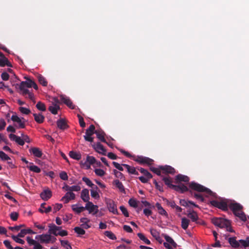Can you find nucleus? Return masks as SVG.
<instances>
[{
	"instance_id": "nucleus-51",
	"label": "nucleus",
	"mask_w": 249,
	"mask_h": 249,
	"mask_svg": "<svg viewBox=\"0 0 249 249\" xmlns=\"http://www.w3.org/2000/svg\"><path fill=\"white\" fill-rule=\"evenodd\" d=\"M154 183L155 185V187L157 189H158L160 192H163V184L162 183L160 184H159L156 180H154Z\"/></svg>"
},
{
	"instance_id": "nucleus-19",
	"label": "nucleus",
	"mask_w": 249,
	"mask_h": 249,
	"mask_svg": "<svg viewBox=\"0 0 249 249\" xmlns=\"http://www.w3.org/2000/svg\"><path fill=\"white\" fill-rule=\"evenodd\" d=\"M188 182L189 181V178L186 176L181 174H178L175 177V182L178 183L180 182Z\"/></svg>"
},
{
	"instance_id": "nucleus-43",
	"label": "nucleus",
	"mask_w": 249,
	"mask_h": 249,
	"mask_svg": "<svg viewBox=\"0 0 249 249\" xmlns=\"http://www.w3.org/2000/svg\"><path fill=\"white\" fill-rule=\"evenodd\" d=\"M36 107L40 111H45L46 110L45 104L41 102H38L36 105Z\"/></svg>"
},
{
	"instance_id": "nucleus-55",
	"label": "nucleus",
	"mask_w": 249,
	"mask_h": 249,
	"mask_svg": "<svg viewBox=\"0 0 249 249\" xmlns=\"http://www.w3.org/2000/svg\"><path fill=\"white\" fill-rule=\"evenodd\" d=\"M19 237L15 235H12V239L17 243H18L20 244H24L25 242L23 240L18 238Z\"/></svg>"
},
{
	"instance_id": "nucleus-36",
	"label": "nucleus",
	"mask_w": 249,
	"mask_h": 249,
	"mask_svg": "<svg viewBox=\"0 0 249 249\" xmlns=\"http://www.w3.org/2000/svg\"><path fill=\"white\" fill-rule=\"evenodd\" d=\"M69 156L72 159L76 160H79L81 158V155L80 153H78L73 151L70 152Z\"/></svg>"
},
{
	"instance_id": "nucleus-10",
	"label": "nucleus",
	"mask_w": 249,
	"mask_h": 249,
	"mask_svg": "<svg viewBox=\"0 0 249 249\" xmlns=\"http://www.w3.org/2000/svg\"><path fill=\"white\" fill-rule=\"evenodd\" d=\"M160 169L163 174L173 175L175 173V169L169 165L160 166Z\"/></svg>"
},
{
	"instance_id": "nucleus-25",
	"label": "nucleus",
	"mask_w": 249,
	"mask_h": 249,
	"mask_svg": "<svg viewBox=\"0 0 249 249\" xmlns=\"http://www.w3.org/2000/svg\"><path fill=\"white\" fill-rule=\"evenodd\" d=\"M113 184L115 185L119 191L123 193H125V189L124 187V186L123 185V183L119 181L118 179H115L113 182Z\"/></svg>"
},
{
	"instance_id": "nucleus-50",
	"label": "nucleus",
	"mask_w": 249,
	"mask_h": 249,
	"mask_svg": "<svg viewBox=\"0 0 249 249\" xmlns=\"http://www.w3.org/2000/svg\"><path fill=\"white\" fill-rule=\"evenodd\" d=\"M141 173L143 174L144 176L148 177V178H152L153 176L152 174L149 173L147 170L144 169V168H141L139 169Z\"/></svg>"
},
{
	"instance_id": "nucleus-58",
	"label": "nucleus",
	"mask_w": 249,
	"mask_h": 249,
	"mask_svg": "<svg viewBox=\"0 0 249 249\" xmlns=\"http://www.w3.org/2000/svg\"><path fill=\"white\" fill-rule=\"evenodd\" d=\"M19 110L23 114H29L31 113V110L30 109L25 108L24 107H19Z\"/></svg>"
},
{
	"instance_id": "nucleus-41",
	"label": "nucleus",
	"mask_w": 249,
	"mask_h": 249,
	"mask_svg": "<svg viewBox=\"0 0 249 249\" xmlns=\"http://www.w3.org/2000/svg\"><path fill=\"white\" fill-rule=\"evenodd\" d=\"M189 220L185 217H183L181 219V227L184 230H186L187 229L189 224Z\"/></svg>"
},
{
	"instance_id": "nucleus-27",
	"label": "nucleus",
	"mask_w": 249,
	"mask_h": 249,
	"mask_svg": "<svg viewBox=\"0 0 249 249\" xmlns=\"http://www.w3.org/2000/svg\"><path fill=\"white\" fill-rule=\"evenodd\" d=\"M95 133V132L89 131L88 129H86V135L84 136V139L86 141L92 142L93 138L91 136Z\"/></svg>"
},
{
	"instance_id": "nucleus-1",
	"label": "nucleus",
	"mask_w": 249,
	"mask_h": 249,
	"mask_svg": "<svg viewBox=\"0 0 249 249\" xmlns=\"http://www.w3.org/2000/svg\"><path fill=\"white\" fill-rule=\"evenodd\" d=\"M228 207L236 216L243 221L247 220L246 214L242 211L243 206L240 204L230 201Z\"/></svg>"
},
{
	"instance_id": "nucleus-54",
	"label": "nucleus",
	"mask_w": 249,
	"mask_h": 249,
	"mask_svg": "<svg viewBox=\"0 0 249 249\" xmlns=\"http://www.w3.org/2000/svg\"><path fill=\"white\" fill-rule=\"evenodd\" d=\"M61 245L66 249H72L71 247L67 240H60Z\"/></svg>"
},
{
	"instance_id": "nucleus-63",
	"label": "nucleus",
	"mask_w": 249,
	"mask_h": 249,
	"mask_svg": "<svg viewBox=\"0 0 249 249\" xmlns=\"http://www.w3.org/2000/svg\"><path fill=\"white\" fill-rule=\"evenodd\" d=\"M151 178H148V177L146 176H141L139 177V179H140V180H141L142 182L144 183L148 182L149 180Z\"/></svg>"
},
{
	"instance_id": "nucleus-56",
	"label": "nucleus",
	"mask_w": 249,
	"mask_h": 249,
	"mask_svg": "<svg viewBox=\"0 0 249 249\" xmlns=\"http://www.w3.org/2000/svg\"><path fill=\"white\" fill-rule=\"evenodd\" d=\"M94 172L96 175L99 177H103L105 174V172L101 169H95Z\"/></svg>"
},
{
	"instance_id": "nucleus-46",
	"label": "nucleus",
	"mask_w": 249,
	"mask_h": 249,
	"mask_svg": "<svg viewBox=\"0 0 249 249\" xmlns=\"http://www.w3.org/2000/svg\"><path fill=\"white\" fill-rule=\"evenodd\" d=\"M74 231L79 235H84L85 234V231L81 227H76L74 228Z\"/></svg>"
},
{
	"instance_id": "nucleus-31",
	"label": "nucleus",
	"mask_w": 249,
	"mask_h": 249,
	"mask_svg": "<svg viewBox=\"0 0 249 249\" xmlns=\"http://www.w3.org/2000/svg\"><path fill=\"white\" fill-rule=\"evenodd\" d=\"M162 180L164 181L165 184L168 186V187L172 189V186L175 185L172 184V179L169 176L163 177L162 178Z\"/></svg>"
},
{
	"instance_id": "nucleus-5",
	"label": "nucleus",
	"mask_w": 249,
	"mask_h": 249,
	"mask_svg": "<svg viewBox=\"0 0 249 249\" xmlns=\"http://www.w3.org/2000/svg\"><path fill=\"white\" fill-rule=\"evenodd\" d=\"M229 200L227 199H221L220 200H212L210 203L214 207L218 208L224 211H227L228 209Z\"/></svg>"
},
{
	"instance_id": "nucleus-42",
	"label": "nucleus",
	"mask_w": 249,
	"mask_h": 249,
	"mask_svg": "<svg viewBox=\"0 0 249 249\" xmlns=\"http://www.w3.org/2000/svg\"><path fill=\"white\" fill-rule=\"evenodd\" d=\"M138 236L139 237V238L143 241V242L147 245H150L151 242L147 238L145 237V236L142 233H138L137 234Z\"/></svg>"
},
{
	"instance_id": "nucleus-62",
	"label": "nucleus",
	"mask_w": 249,
	"mask_h": 249,
	"mask_svg": "<svg viewBox=\"0 0 249 249\" xmlns=\"http://www.w3.org/2000/svg\"><path fill=\"white\" fill-rule=\"evenodd\" d=\"M59 177L63 180H67L68 179L67 174L64 171H62L59 174Z\"/></svg>"
},
{
	"instance_id": "nucleus-34",
	"label": "nucleus",
	"mask_w": 249,
	"mask_h": 249,
	"mask_svg": "<svg viewBox=\"0 0 249 249\" xmlns=\"http://www.w3.org/2000/svg\"><path fill=\"white\" fill-rule=\"evenodd\" d=\"M163 236L165 238L167 243L171 244L173 247L176 248L177 247V243L173 240V239L167 234H163Z\"/></svg>"
},
{
	"instance_id": "nucleus-49",
	"label": "nucleus",
	"mask_w": 249,
	"mask_h": 249,
	"mask_svg": "<svg viewBox=\"0 0 249 249\" xmlns=\"http://www.w3.org/2000/svg\"><path fill=\"white\" fill-rule=\"evenodd\" d=\"M129 205L133 208H137L138 207V201L133 198H130L128 201Z\"/></svg>"
},
{
	"instance_id": "nucleus-23",
	"label": "nucleus",
	"mask_w": 249,
	"mask_h": 249,
	"mask_svg": "<svg viewBox=\"0 0 249 249\" xmlns=\"http://www.w3.org/2000/svg\"><path fill=\"white\" fill-rule=\"evenodd\" d=\"M33 116L35 121L38 124H42L44 122L45 117L41 113H34Z\"/></svg>"
},
{
	"instance_id": "nucleus-57",
	"label": "nucleus",
	"mask_w": 249,
	"mask_h": 249,
	"mask_svg": "<svg viewBox=\"0 0 249 249\" xmlns=\"http://www.w3.org/2000/svg\"><path fill=\"white\" fill-rule=\"evenodd\" d=\"M87 161H88L89 164L92 165L94 163H95L96 160L94 157L88 156L87 157Z\"/></svg>"
},
{
	"instance_id": "nucleus-39",
	"label": "nucleus",
	"mask_w": 249,
	"mask_h": 249,
	"mask_svg": "<svg viewBox=\"0 0 249 249\" xmlns=\"http://www.w3.org/2000/svg\"><path fill=\"white\" fill-rule=\"evenodd\" d=\"M32 83H33V81L28 79L27 81L21 82L20 85L21 86L22 89H23V87L32 88Z\"/></svg>"
},
{
	"instance_id": "nucleus-12",
	"label": "nucleus",
	"mask_w": 249,
	"mask_h": 249,
	"mask_svg": "<svg viewBox=\"0 0 249 249\" xmlns=\"http://www.w3.org/2000/svg\"><path fill=\"white\" fill-rule=\"evenodd\" d=\"M75 198V194L71 192H68L61 199L64 203H68L71 200H73Z\"/></svg>"
},
{
	"instance_id": "nucleus-32",
	"label": "nucleus",
	"mask_w": 249,
	"mask_h": 249,
	"mask_svg": "<svg viewBox=\"0 0 249 249\" xmlns=\"http://www.w3.org/2000/svg\"><path fill=\"white\" fill-rule=\"evenodd\" d=\"M122 165L125 167L127 169V172L131 174H134L135 175H138L139 173L137 171H136L135 168L134 167H131L128 164H123Z\"/></svg>"
},
{
	"instance_id": "nucleus-30",
	"label": "nucleus",
	"mask_w": 249,
	"mask_h": 249,
	"mask_svg": "<svg viewBox=\"0 0 249 249\" xmlns=\"http://www.w3.org/2000/svg\"><path fill=\"white\" fill-rule=\"evenodd\" d=\"M82 180L91 188H95L96 190H98V187L94 185L89 178L84 177L82 178Z\"/></svg>"
},
{
	"instance_id": "nucleus-13",
	"label": "nucleus",
	"mask_w": 249,
	"mask_h": 249,
	"mask_svg": "<svg viewBox=\"0 0 249 249\" xmlns=\"http://www.w3.org/2000/svg\"><path fill=\"white\" fill-rule=\"evenodd\" d=\"M107 206L110 212L112 213L113 214H118L117 205L113 200H109L107 202Z\"/></svg>"
},
{
	"instance_id": "nucleus-44",
	"label": "nucleus",
	"mask_w": 249,
	"mask_h": 249,
	"mask_svg": "<svg viewBox=\"0 0 249 249\" xmlns=\"http://www.w3.org/2000/svg\"><path fill=\"white\" fill-rule=\"evenodd\" d=\"M97 190H96L95 188H92V189L90 190L91 196L95 199H99L100 198V196Z\"/></svg>"
},
{
	"instance_id": "nucleus-33",
	"label": "nucleus",
	"mask_w": 249,
	"mask_h": 249,
	"mask_svg": "<svg viewBox=\"0 0 249 249\" xmlns=\"http://www.w3.org/2000/svg\"><path fill=\"white\" fill-rule=\"evenodd\" d=\"M187 216L188 217L191 219L192 221L193 222H196L197 223H200L199 222H197V220L198 219V215L196 212L193 211L192 212H189Z\"/></svg>"
},
{
	"instance_id": "nucleus-8",
	"label": "nucleus",
	"mask_w": 249,
	"mask_h": 249,
	"mask_svg": "<svg viewBox=\"0 0 249 249\" xmlns=\"http://www.w3.org/2000/svg\"><path fill=\"white\" fill-rule=\"evenodd\" d=\"M11 120L12 121L18 124V126H17L18 128H25L26 120L24 118H20L17 115H13L11 117Z\"/></svg>"
},
{
	"instance_id": "nucleus-17",
	"label": "nucleus",
	"mask_w": 249,
	"mask_h": 249,
	"mask_svg": "<svg viewBox=\"0 0 249 249\" xmlns=\"http://www.w3.org/2000/svg\"><path fill=\"white\" fill-rule=\"evenodd\" d=\"M172 189L181 193H183L188 191L187 187L183 184L172 186Z\"/></svg>"
},
{
	"instance_id": "nucleus-40",
	"label": "nucleus",
	"mask_w": 249,
	"mask_h": 249,
	"mask_svg": "<svg viewBox=\"0 0 249 249\" xmlns=\"http://www.w3.org/2000/svg\"><path fill=\"white\" fill-rule=\"evenodd\" d=\"M37 79L39 83L43 86L45 87L47 86L48 82L45 77H43L42 75L38 74L37 76Z\"/></svg>"
},
{
	"instance_id": "nucleus-21",
	"label": "nucleus",
	"mask_w": 249,
	"mask_h": 249,
	"mask_svg": "<svg viewBox=\"0 0 249 249\" xmlns=\"http://www.w3.org/2000/svg\"><path fill=\"white\" fill-rule=\"evenodd\" d=\"M81 198L85 202L89 201V191L87 189H84L81 193Z\"/></svg>"
},
{
	"instance_id": "nucleus-37",
	"label": "nucleus",
	"mask_w": 249,
	"mask_h": 249,
	"mask_svg": "<svg viewBox=\"0 0 249 249\" xmlns=\"http://www.w3.org/2000/svg\"><path fill=\"white\" fill-rule=\"evenodd\" d=\"M60 107L57 104H54L53 106H51L49 107V110L53 114H57V111L60 109Z\"/></svg>"
},
{
	"instance_id": "nucleus-59",
	"label": "nucleus",
	"mask_w": 249,
	"mask_h": 249,
	"mask_svg": "<svg viewBox=\"0 0 249 249\" xmlns=\"http://www.w3.org/2000/svg\"><path fill=\"white\" fill-rule=\"evenodd\" d=\"M79 119V123L81 127L84 128L86 126V123L84 122V118L79 114L77 115Z\"/></svg>"
},
{
	"instance_id": "nucleus-20",
	"label": "nucleus",
	"mask_w": 249,
	"mask_h": 249,
	"mask_svg": "<svg viewBox=\"0 0 249 249\" xmlns=\"http://www.w3.org/2000/svg\"><path fill=\"white\" fill-rule=\"evenodd\" d=\"M52 196V192L50 190H44L40 195L41 198L45 201L48 200Z\"/></svg>"
},
{
	"instance_id": "nucleus-14",
	"label": "nucleus",
	"mask_w": 249,
	"mask_h": 249,
	"mask_svg": "<svg viewBox=\"0 0 249 249\" xmlns=\"http://www.w3.org/2000/svg\"><path fill=\"white\" fill-rule=\"evenodd\" d=\"M60 98L61 102L66 104L68 107L71 109L74 108V106L73 105L72 101L69 97L65 95H61Z\"/></svg>"
},
{
	"instance_id": "nucleus-61",
	"label": "nucleus",
	"mask_w": 249,
	"mask_h": 249,
	"mask_svg": "<svg viewBox=\"0 0 249 249\" xmlns=\"http://www.w3.org/2000/svg\"><path fill=\"white\" fill-rule=\"evenodd\" d=\"M120 209L122 212V213L124 214V215L125 217H128L129 216V213L127 210V209L125 208V207L124 206H121L120 207Z\"/></svg>"
},
{
	"instance_id": "nucleus-53",
	"label": "nucleus",
	"mask_w": 249,
	"mask_h": 249,
	"mask_svg": "<svg viewBox=\"0 0 249 249\" xmlns=\"http://www.w3.org/2000/svg\"><path fill=\"white\" fill-rule=\"evenodd\" d=\"M0 158L3 160H11L10 158L2 151H0Z\"/></svg>"
},
{
	"instance_id": "nucleus-47",
	"label": "nucleus",
	"mask_w": 249,
	"mask_h": 249,
	"mask_svg": "<svg viewBox=\"0 0 249 249\" xmlns=\"http://www.w3.org/2000/svg\"><path fill=\"white\" fill-rule=\"evenodd\" d=\"M105 235L111 240H115L116 239L115 235L111 231H106Z\"/></svg>"
},
{
	"instance_id": "nucleus-16",
	"label": "nucleus",
	"mask_w": 249,
	"mask_h": 249,
	"mask_svg": "<svg viewBox=\"0 0 249 249\" xmlns=\"http://www.w3.org/2000/svg\"><path fill=\"white\" fill-rule=\"evenodd\" d=\"M9 137L11 140L15 141L19 145L23 146L24 144V140L19 136L13 134H10L9 135Z\"/></svg>"
},
{
	"instance_id": "nucleus-3",
	"label": "nucleus",
	"mask_w": 249,
	"mask_h": 249,
	"mask_svg": "<svg viewBox=\"0 0 249 249\" xmlns=\"http://www.w3.org/2000/svg\"><path fill=\"white\" fill-rule=\"evenodd\" d=\"M230 245L233 248H238L244 247L246 248L249 246V236L246 237L245 240L241 239L238 241L236 240V237H230L228 239Z\"/></svg>"
},
{
	"instance_id": "nucleus-28",
	"label": "nucleus",
	"mask_w": 249,
	"mask_h": 249,
	"mask_svg": "<svg viewBox=\"0 0 249 249\" xmlns=\"http://www.w3.org/2000/svg\"><path fill=\"white\" fill-rule=\"evenodd\" d=\"M57 127L62 130H65L68 127L66 122L63 119H59L56 122Z\"/></svg>"
},
{
	"instance_id": "nucleus-29",
	"label": "nucleus",
	"mask_w": 249,
	"mask_h": 249,
	"mask_svg": "<svg viewBox=\"0 0 249 249\" xmlns=\"http://www.w3.org/2000/svg\"><path fill=\"white\" fill-rule=\"evenodd\" d=\"M48 227L49 228V229L48 231V233H50V234H52L54 235L55 236H57V226H56L54 224H50L48 225Z\"/></svg>"
},
{
	"instance_id": "nucleus-18",
	"label": "nucleus",
	"mask_w": 249,
	"mask_h": 249,
	"mask_svg": "<svg viewBox=\"0 0 249 249\" xmlns=\"http://www.w3.org/2000/svg\"><path fill=\"white\" fill-rule=\"evenodd\" d=\"M19 89L21 91V94L23 96H27L28 95V97L31 99V100H33L34 99V94L30 92V91L26 89V87H23V89L21 88V86L19 85Z\"/></svg>"
},
{
	"instance_id": "nucleus-64",
	"label": "nucleus",
	"mask_w": 249,
	"mask_h": 249,
	"mask_svg": "<svg viewBox=\"0 0 249 249\" xmlns=\"http://www.w3.org/2000/svg\"><path fill=\"white\" fill-rule=\"evenodd\" d=\"M3 244L8 249H14V248L11 245V243L9 240H5L3 241Z\"/></svg>"
},
{
	"instance_id": "nucleus-9",
	"label": "nucleus",
	"mask_w": 249,
	"mask_h": 249,
	"mask_svg": "<svg viewBox=\"0 0 249 249\" xmlns=\"http://www.w3.org/2000/svg\"><path fill=\"white\" fill-rule=\"evenodd\" d=\"M134 160L140 164H146L149 165L152 164L154 161L152 159L143 156H138Z\"/></svg>"
},
{
	"instance_id": "nucleus-11",
	"label": "nucleus",
	"mask_w": 249,
	"mask_h": 249,
	"mask_svg": "<svg viewBox=\"0 0 249 249\" xmlns=\"http://www.w3.org/2000/svg\"><path fill=\"white\" fill-rule=\"evenodd\" d=\"M26 240L27 243L29 244V245L32 246L34 245V247L33 248V249H42L43 246L40 245L39 243H38L37 241L34 240L33 239L31 238L30 237L28 236L26 238Z\"/></svg>"
},
{
	"instance_id": "nucleus-60",
	"label": "nucleus",
	"mask_w": 249,
	"mask_h": 249,
	"mask_svg": "<svg viewBox=\"0 0 249 249\" xmlns=\"http://www.w3.org/2000/svg\"><path fill=\"white\" fill-rule=\"evenodd\" d=\"M34 227L37 228L39 230H44L45 229V223H44L42 225H40L39 223L37 222H35L34 223Z\"/></svg>"
},
{
	"instance_id": "nucleus-2",
	"label": "nucleus",
	"mask_w": 249,
	"mask_h": 249,
	"mask_svg": "<svg viewBox=\"0 0 249 249\" xmlns=\"http://www.w3.org/2000/svg\"><path fill=\"white\" fill-rule=\"evenodd\" d=\"M189 187L191 189L198 192H203L206 197H209L210 196H214L215 195V193H213L209 189L195 182H191L189 184Z\"/></svg>"
},
{
	"instance_id": "nucleus-38",
	"label": "nucleus",
	"mask_w": 249,
	"mask_h": 249,
	"mask_svg": "<svg viewBox=\"0 0 249 249\" xmlns=\"http://www.w3.org/2000/svg\"><path fill=\"white\" fill-rule=\"evenodd\" d=\"M71 208L74 212L77 213H80L85 210V207H78L77 204L72 205L71 206Z\"/></svg>"
},
{
	"instance_id": "nucleus-22",
	"label": "nucleus",
	"mask_w": 249,
	"mask_h": 249,
	"mask_svg": "<svg viewBox=\"0 0 249 249\" xmlns=\"http://www.w3.org/2000/svg\"><path fill=\"white\" fill-rule=\"evenodd\" d=\"M29 151L31 153L33 154L34 156L37 158H41L42 155V152L41 150L37 147L31 148Z\"/></svg>"
},
{
	"instance_id": "nucleus-7",
	"label": "nucleus",
	"mask_w": 249,
	"mask_h": 249,
	"mask_svg": "<svg viewBox=\"0 0 249 249\" xmlns=\"http://www.w3.org/2000/svg\"><path fill=\"white\" fill-rule=\"evenodd\" d=\"M85 209L89 211V213L95 214L98 212V207L94 205L91 202L88 201L85 207Z\"/></svg>"
},
{
	"instance_id": "nucleus-4",
	"label": "nucleus",
	"mask_w": 249,
	"mask_h": 249,
	"mask_svg": "<svg viewBox=\"0 0 249 249\" xmlns=\"http://www.w3.org/2000/svg\"><path fill=\"white\" fill-rule=\"evenodd\" d=\"M212 222L215 226L222 229L228 227L231 225L230 220L221 217H214L212 218Z\"/></svg>"
},
{
	"instance_id": "nucleus-52",
	"label": "nucleus",
	"mask_w": 249,
	"mask_h": 249,
	"mask_svg": "<svg viewBox=\"0 0 249 249\" xmlns=\"http://www.w3.org/2000/svg\"><path fill=\"white\" fill-rule=\"evenodd\" d=\"M29 169L30 171L34 172L36 173H39L41 172L40 169L36 165H33L32 166H29Z\"/></svg>"
},
{
	"instance_id": "nucleus-24",
	"label": "nucleus",
	"mask_w": 249,
	"mask_h": 249,
	"mask_svg": "<svg viewBox=\"0 0 249 249\" xmlns=\"http://www.w3.org/2000/svg\"><path fill=\"white\" fill-rule=\"evenodd\" d=\"M36 232L30 229H22L18 234L19 237H23L27 234H36Z\"/></svg>"
},
{
	"instance_id": "nucleus-35",
	"label": "nucleus",
	"mask_w": 249,
	"mask_h": 249,
	"mask_svg": "<svg viewBox=\"0 0 249 249\" xmlns=\"http://www.w3.org/2000/svg\"><path fill=\"white\" fill-rule=\"evenodd\" d=\"M156 207L157 208V209L158 210V213L161 214L163 215L166 216H168L167 213L166 212V211L162 208L160 204L157 202L156 204Z\"/></svg>"
},
{
	"instance_id": "nucleus-15",
	"label": "nucleus",
	"mask_w": 249,
	"mask_h": 249,
	"mask_svg": "<svg viewBox=\"0 0 249 249\" xmlns=\"http://www.w3.org/2000/svg\"><path fill=\"white\" fill-rule=\"evenodd\" d=\"M93 146L96 152H97L99 154H101L103 155H106V149L104 148L103 145L101 144L100 142H97Z\"/></svg>"
},
{
	"instance_id": "nucleus-45",
	"label": "nucleus",
	"mask_w": 249,
	"mask_h": 249,
	"mask_svg": "<svg viewBox=\"0 0 249 249\" xmlns=\"http://www.w3.org/2000/svg\"><path fill=\"white\" fill-rule=\"evenodd\" d=\"M150 233L153 237H154L157 240L159 241V239L160 238V234L157 230L151 229L150 230Z\"/></svg>"
},
{
	"instance_id": "nucleus-48",
	"label": "nucleus",
	"mask_w": 249,
	"mask_h": 249,
	"mask_svg": "<svg viewBox=\"0 0 249 249\" xmlns=\"http://www.w3.org/2000/svg\"><path fill=\"white\" fill-rule=\"evenodd\" d=\"M150 170L153 173L157 174L158 176H161V173L162 171L160 170V166L159 167V168L151 167L150 168Z\"/></svg>"
},
{
	"instance_id": "nucleus-6",
	"label": "nucleus",
	"mask_w": 249,
	"mask_h": 249,
	"mask_svg": "<svg viewBox=\"0 0 249 249\" xmlns=\"http://www.w3.org/2000/svg\"><path fill=\"white\" fill-rule=\"evenodd\" d=\"M51 234L50 233L37 235L35 239L40 242V243L48 244L50 243Z\"/></svg>"
},
{
	"instance_id": "nucleus-26",
	"label": "nucleus",
	"mask_w": 249,
	"mask_h": 249,
	"mask_svg": "<svg viewBox=\"0 0 249 249\" xmlns=\"http://www.w3.org/2000/svg\"><path fill=\"white\" fill-rule=\"evenodd\" d=\"M95 134H96L97 138L98 139H99L101 142L107 143L106 139H105V136L106 134L103 131H102V130H96L95 132Z\"/></svg>"
}]
</instances>
